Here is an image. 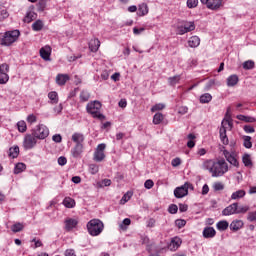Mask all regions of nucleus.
Instances as JSON below:
<instances>
[{"label":"nucleus","mask_w":256,"mask_h":256,"mask_svg":"<svg viewBox=\"0 0 256 256\" xmlns=\"http://www.w3.org/2000/svg\"><path fill=\"white\" fill-rule=\"evenodd\" d=\"M72 141L75 143V146L71 150L72 157H81V153H83V143L85 142V135L79 132H75L72 135Z\"/></svg>","instance_id":"1"},{"label":"nucleus","mask_w":256,"mask_h":256,"mask_svg":"<svg viewBox=\"0 0 256 256\" xmlns=\"http://www.w3.org/2000/svg\"><path fill=\"white\" fill-rule=\"evenodd\" d=\"M87 229L91 237H97L101 235V233H103V229H105V225L103 224V221L99 219H92L87 223Z\"/></svg>","instance_id":"2"},{"label":"nucleus","mask_w":256,"mask_h":256,"mask_svg":"<svg viewBox=\"0 0 256 256\" xmlns=\"http://www.w3.org/2000/svg\"><path fill=\"white\" fill-rule=\"evenodd\" d=\"M19 35L21 32L19 30L8 31L4 34H0V45L4 47H9V45H13L17 39H19Z\"/></svg>","instance_id":"3"},{"label":"nucleus","mask_w":256,"mask_h":256,"mask_svg":"<svg viewBox=\"0 0 256 256\" xmlns=\"http://www.w3.org/2000/svg\"><path fill=\"white\" fill-rule=\"evenodd\" d=\"M87 113H90L94 119H99L100 121L105 120V115L101 114V102L94 101L90 102L86 106Z\"/></svg>","instance_id":"4"},{"label":"nucleus","mask_w":256,"mask_h":256,"mask_svg":"<svg viewBox=\"0 0 256 256\" xmlns=\"http://www.w3.org/2000/svg\"><path fill=\"white\" fill-rule=\"evenodd\" d=\"M228 171L229 165L223 159L214 162V165L211 168L212 177H223V174Z\"/></svg>","instance_id":"5"},{"label":"nucleus","mask_w":256,"mask_h":256,"mask_svg":"<svg viewBox=\"0 0 256 256\" xmlns=\"http://www.w3.org/2000/svg\"><path fill=\"white\" fill-rule=\"evenodd\" d=\"M191 31H195V22L193 21H182L176 27L177 35H185V33H191Z\"/></svg>","instance_id":"6"},{"label":"nucleus","mask_w":256,"mask_h":256,"mask_svg":"<svg viewBox=\"0 0 256 256\" xmlns=\"http://www.w3.org/2000/svg\"><path fill=\"white\" fill-rule=\"evenodd\" d=\"M227 127H233V123L229 120H223L219 130L220 140L223 145H229V138L227 137Z\"/></svg>","instance_id":"7"},{"label":"nucleus","mask_w":256,"mask_h":256,"mask_svg":"<svg viewBox=\"0 0 256 256\" xmlns=\"http://www.w3.org/2000/svg\"><path fill=\"white\" fill-rule=\"evenodd\" d=\"M32 133L36 138L40 140L47 139V137H49V128L43 124H39L34 129H32Z\"/></svg>","instance_id":"8"},{"label":"nucleus","mask_w":256,"mask_h":256,"mask_svg":"<svg viewBox=\"0 0 256 256\" xmlns=\"http://www.w3.org/2000/svg\"><path fill=\"white\" fill-rule=\"evenodd\" d=\"M37 137L34 136L33 132L31 134H26L23 140V147L27 151L33 149L37 145Z\"/></svg>","instance_id":"9"},{"label":"nucleus","mask_w":256,"mask_h":256,"mask_svg":"<svg viewBox=\"0 0 256 256\" xmlns=\"http://www.w3.org/2000/svg\"><path fill=\"white\" fill-rule=\"evenodd\" d=\"M107 148V145L105 143L99 144L97 148L94 151L93 159L97 163H101L103 159H105V149Z\"/></svg>","instance_id":"10"},{"label":"nucleus","mask_w":256,"mask_h":256,"mask_svg":"<svg viewBox=\"0 0 256 256\" xmlns=\"http://www.w3.org/2000/svg\"><path fill=\"white\" fill-rule=\"evenodd\" d=\"M202 5H206L207 9H211L212 11H217L223 5V0H200Z\"/></svg>","instance_id":"11"},{"label":"nucleus","mask_w":256,"mask_h":256,"mask_svg":"<svg viewBox=\"0 0 256 256\" xmlns=\"http://www.w3.org/2000/svg\"><path fill=\"white\" fill-rule=\"evenodd\" d=\"M223 155L226 158V161L230 163V165H233L234 167H239V161H237L234 153H230L229 151L224 150Z\"/></svg>","instance_id":"12"},{"label":"nucleus","mask_w":256,"mask_h":256,"mask_svg":"<svg viewBox=\"0 0 256 256\" xmlns=\"http://www.w3.org/2000/svg\"><path fill=\"white\" fill-rule=\"evenodd\" d=\"M222 215L227 217L229 215H237V202L230 204L222 210Z\"/></svg>","instance_id":"13"},{"label":"nucleus","mask_w":256,"mask_h":256,"mask_svg":"<svg viewBox=\"0 0 256 256\" xmlns=\"http://www.w3.org/2000/svg\"><path fill=\"white\" fill-rule=\"evenodd\" d=\"M40 57L44 61H51V46H45L40 49Z\"/></svg>","instance_id":"14"},{"label":"nucleus","mask_w":256,"mask_h":256,"mask_svg":"<svg viewBox=\"0 0 256 256\" xmlns=\"http://www.w3.org/2000/svg\"><path fill=\"white\" fill-rule=\"evenodd\" d=\"M64 223L66 231H73V229H75L79 224V221H77V219L67 218Z\"/></svg>","instance_id":"15"},{"label":"nucleus","mask_w":256,"mask_h":256,"mask_svg":"<svg viewBox=\"0 0 256 256\" xmlns=\"http://www.w3.org/2000/svg\"><path fill=\"white\" fill-rule=\"evenodd\" d=\"M187 195H189L187 193V189H185V186H180L175 188L174 190V196L176 197V199H183V197H187Z\"/></svg>","instance_id":"16"},{"label":"nucleus","mask_w":256,"mask_h":256,"mask_svg":"<svg viewBox=\"0 0 256 256\" xmlns=\"http://www.w3.org/2000/svg\"><path fill=\"white\" fill-rule=\"evenodd\" d=\"M99 47H101V41L99 39L94 38L89 42V49L92 53H97L99 51Z\"/></svg>","instance_id":"17"},{"label":"nucleus","mask_w":256,"mask_h":256,"mask_svg":"<svg viewBox=\"0 0 256 256\" xmlns=\"http://www.w3.org/2000/svg\"><path fill=\"white\" fill-rule=\"evenodd\" d=\"M217 235V231H215V228L213 227H206L203 230V237L205 239H213Z\"/></svg>","instance_id":"18"},{"label":"nucleus","mask_w":256,"mask_h":256,"mask_svg":"<svg viewBox=\"0 0 256 256\" xmlns=\"http://www.w3.org/2000/svg\"><path fill=\"white\" fill-rule=\"evenodd\" d=\"M181 239L180 238H173L168 245V249L170 251H177L179 247H181Z\"/></svg>","instance_id":"19"},{"label":"nucleus","mask_w":256,"mask_h":256,"mask_svg":"<svg viewBox=\"0 0 256 256\" xmlns=\"http://www.w3.org/2000/svg\"><path fill=\"white\" fill-rule=\"evenodd\" d=\"M243 220H234L230 224L231 231H239V229H243Z\"/></svg>","instance_id":"20"},{"label":"nucleus","mask_w":256,"mask_h":256,"mask_svg":"<svg viewBox=\"0 0 256 256\" xmlns=\"http://www.w3.org/2000/svg\"><path fill=\"white\" fill-rule=\"evenodd\" d=\"M188 45L192 48L199 47V45H201V39L199 36H192L188 40Z\"/></svg>","instance_id":"21"},{"label":"nucleus","mask_w":256,"mask_h":256,"mask_svg":"<svg viewBox=\"0 0 256 256\" xmlns=\"http://www.w3.org/2000/svg\"><path fill=\"white\" fill-rule=\"evenodd\" d=\"M48 99L50 100L49 103H51V105H57V103H59V94L55 91H51L48 93Z\"/></svg>","instance_id":"22"},{"label":"nucleus","mask_w":256,"mask_h":256,"mask_svg":"<svg viewBox=\"0 0 256 256\" xmlns=\"http://www.w3.org/2000/svg\"><path fill=\"white\" fill-rule=\"evenodd\" d=\"M69 81V75L67 74H58L56 76L57 85H65Z\"/></svg>","instance_id":"23"},{"label":"nucleus","mask_w":256,"mask_h":256,"mask_svg":"<svg viewBox=\"0 0 256 256\" xmlns=\"http://www.w3.org/2000/svg\"><path fill=\"white\" fill-rule=\"evenodd\" d=\"M237 83H239V76L233 74L227 78V86L228 87H235V85H237Z\"/></svg>","instance_id":"24"},{"label":"nucleus","mask_w":256,"mask_h":256,"mask_svg":"<svg viewBox=\"0 0 256 256\" xmlns=\"http://www.w3.org/2000/svg\"><path fill=\"white\" fill-rule=\"evenodd\" d=\"M138 15L139 17H145V15H147V13H149V7L147 6V4L142 3L138 6Z\"/></svg>","instance_id":"25"},{"label":"nucleus","mask_w":256,"mask_h":256,"mask_svg":"<svg viewBox=\"0 0 256 256\" xmlns=\"http://www.w3.org/2000/svg\"><path fill=\"white\" fill-rule=\"evenodd\" d=\"M236 119H238L239 121H244V123H256V119L255 117H251V116H245V115H237Z\"/></svg>","instance_id":"26"},{"label":"nucleus","mask_w":256,"mask_h":256,"mask_svg":"<svg viewBox=\"0 0 256 256\" xmlns=\"http://www.w3.org/2000/svg\"><path fill=\"white\" fill-rule=\"evenodd\" d=\"M245 195H247L245 190H237L236 192L232 193L231 199L233 201H237V199H243V197H245Z\"/></svg>","instance_id":"27"},{"label":"nucleus","mask_w":256,"mask_h":256,"mask_svg":"<svg viewBox=\"0 0 256 256\" xmlns=\"http://www.w3.org/2000/svg\"><path fill=\"white\" fill-rule=\"evenodd\" d=\"M218 231H227L229 229V222L227 220H221L216 224Z\"/></svg>","instance_id":"28"},{"label":"nucleus","mask_w":256,"mask_h":256,"mask_svg":"<svg viewBox=\"0 0 256 256\" xmlns=\"http://www.w3.org/2000/svg\"><path fill=\"white\" fill-rule=\"evenodd\" d=\"M27 169V165L25 163H17L14 167V174L19 175V173H23Z\"/></svg>","instance_id":"29"},{"label":"nucleus","mask_w":256,"mask_h":256,"mask_svg":"<svg viewBox=\"0 0 256 256\" xmlns=\"http://www.w3.org/2000/svg\"><path fill=\"white\" fill-rule=\"evenodd\" d=\"M249 206L247 205H240L239 203H236V215L245 214L247 211H249Z\"/></svg>","instance_id":"30"},{"label":"nucleus","mask_w":256,"mask_h":256,"mask_svg":"<svg viewBox=\"0 0 256 256\" xmlns=\"http://www.w3.org/2000/svg\"><path fill=\"white\" fill-rule=\"evenodd\" d=\"M163 119H165V116H163V113L158 112L153 116V124L161 125V123L163 122Z\"/></svg>","instance_id":"31"},{"label":"nucleus","mask_w":256,"mask_h":256,"mask_svg":"<svg viewBox=\"0 0 256 256\" xmlns=\"http://www.w3.org/2000/svg\"><path fill=\"white\" fill-rule=\"evenodd\" d=\"M63 205L67 207V209H73L75 207V200L71 197H66L63 200Z\"/></svg>","instance_id":"32"},{"label":"nucleus","mask_w":256,"mask_h":256,"mask_svg":"<svg viewBox=\"0 0 256 256\" xmlns=\"http://www.w3.org/2000/svg\"><path fill=\"white\" fill-rule=\"evenodd\" d=\"M9 157L17 159L19 157V146H14L9 149Z\"/></svg>","instance_id":"33"},{"label":"nucleus","mask_w":256,"mask_h":256,"mask_svg":"<svg viewBox=\"0 0 256 256\" xmlns=\"http://www.w3.org/2000/svg\"><path fill=\"white\" fill-rule=\"evenodd\" d=\"M242 162L245 165V167H253V161H251V155L249 154L243 155Z\"/></svg>","instance_id":"34"},{"label":"nucleus","mask_w":256,"mask_h":256,"mask_svg":"<svg viewBox=\"0 0 256 256\" xmlns=\"http://www.w3.org/2000/svg\"><path fill=\"white\" fill-rule=\"evenodd\" d=\"M37 14L33 11L27 12L26 16L24 17V23H31L34 19H36Z\"/></svg>","instance_id":"35"},{"label":"nucleus","mask_w":256,"mask_h":256,"mask_svg":"<svg viewBox=\"0 0 256 256\" xmlns=\"http://www.w3.org/2000/svg\"><path fill=\"white\" fill-rule=\"evenodd\" d=\"M214 164H215V162H213V160H206L202 164V169H205L206 171H210V173H211V169H213Z\"/></svg>","instance_id":"36"},{"label":"nucleus","mask_w":256,"mask_h":256,"mask_svg":"<svg viewBox=\"0 0 256 256\" xmlns=\"http://www.w3.org/2000/svg\"><path fill=\"white\" fill-rule=\"evenodd\" d=\"M212 99L213 96H211V94L205 93L200 96V103H210Z\"/></svg>","instance_id":"37"},{"label":"nucleus","mask_w":256,"mask_h":256,"mask_svg":"<svg viewBox=\"0 0 256 256\" xmlns=\"http://www.w3.org/2000/svg\"><path fill=\"white\" fill-rule=\"evenodd\" d=\"M179 81H181V76L179 75H176V76H173V77H169L168 78V83L169 85H171L172 87L177 85V83H179Z\"/></svg>","instance_id":"38"},{"label":"nucleus","mask_w":256,"mask_h":256,"mask_svg":"<svg viewBox=\"0 0 256 256\" xmlns=\"http://www.w3.org/2000/svg\"><path fill=\"white\" fill-rule=\"evenodd\" d=\"M24 228H25V226H23V224L18 222L11 226V231H13V233H19V232L23 231Z\"/></svg>","instance_id":"39"},{"label":"nucleus","mask_w":256,"mask_h":256,"mask_svg":"<svg viewBox=\"0 0 256 256\" xmlns=\"http://www.w3.org/2000/svg\"><path fill=\"white\" fill-rule=\"evenodd\" d=\"M32 29H33V31H41V29H43V21H41V20H36V21L32 24Z\"/></svg>","instance_id":"40"},{"label":"nucleus","mask_w":256,"mask_h":256,"mask_svg":"<svg viewBox=\"0 0 256 256\" xmlns=\"http://www.w3.org/2000/svg\"><path fill=\"white\" fill-rule=\"evenodd\" d=\"M243 141H244L243 145L246 149H251L253 147V143L251 142L250 136H244Z\"/></svg>","instance_id":"41"},{"label":"nucleus","mask_w":256,"mask_h":256,"mask_svg":"<svg viewBox=\"0 0 256 256\" xmlns=\"http://www.w3.org/2000/svg\"><path fill=\"white\" fill-rule=\"evenodd\" d=\"M17 127L20 133H25V131H27V123L23 120L17 123Z\"/></svg>","instance_id":"42"},{"label":"nucleus","mask_w":256,"mask_h":256,"mask_svg":"<svg viewBox=\"0 0 256 256\" xmlns=\"http://www.w3.org/2000/svg\"><path fill=\"white\" fill-rule=\"evenodd\" d=\"M89 173H91V175H97V173H99V166L97 164H90Z\"/></svg>","instance_id":"43"},{"label":"nucleus","mask_w":256,"mask_h":256,"mask_svg":"<svg viewBox=\"0 0 256 256\" xmlns=\"http://www.w3.org/2000/svg\"><path fill=\"white\" fill-rule=\"evenodd\" d=\"M9 81V74L0 73V85H5Z\"/></svg>","instance_id":"44"},{"label":"nucleus","mask_w":256,"mask_h":256,"mask_svg":"<svg viewBox=\"0 0 256 256\" xmlns=\"http://www.w3.org/2000/svg\"><path fill=\"white\" fill-rule=\"evenodd\" d=\"M255 67V62L253 60H248L243 63V69L249 70Z\"/></svg>","instance_id":"45"},{"label":"nucleus","mask_w":256,"mask_h":256,"mask_svg":"<svg viewBox=\"0 0 256 256\" xmlns=\"http://www.w3.org/2000/svg\"><path fill=\"white\" fill-rule=\"evenodd\" d=\"M165 109V104L163 103H158L152 106L151 111L152 113H155V111H163Z\"/></svg>","instance_id":"46"},{"label":"nucleus","mask_w":256,"mask_h":256,"mask_svg":"<svg viewBox=\"0 0 256 256\" xmlns=\"http://www.w3.org/2000/svg\"><path fill=\"white\" fill-rule=\"evenodd\" d=\"M91 97V95L89 94V92L83 90L81 93H80V100L85 102V101H89V98Z\"/></svg>","instance_id":"47"},{"label":"nucleus","mask_w":256,"mask_h":256,"mask_svg":"<svg viewBox=\"0 0 256 256\" xmlns=\"http://www.w3.org/2000/svg\"><path fill=\"white\" fill-rule=\"evenodd\" d=\"M199 5V0H187L188 9H195Z\"/></svg>","instance_id":"48"},{"label":"nucleus","mask_w":256,"mask_h":256,"mask_svg":"<svg viewBox=\"0 0 256 256\" xmlns=\"http://www.w3.org/2000/svg\"><path fill=\"white\" fill-rule=\"evenodd\" d=\"M179 211V207H177V204H171L168 208V213H171V215H175Z\"/></svg>","instance_id":"49"},{"label":"nucleus","mask_w":256,"mask_h":256,"mask_svg":"<svg viewBox=\"0 0 256 256\" xmlns=\"http://www.w3.org/2000/svg\"><path fill=\"white\" fill-rule=\"evenodd\" d=\"M27 123H29L30 125H33V123H37V116H35L34 114H30L27 116Z\"/></svg>","instance_id":"50"},{"label":"nucleus","mask_w":256,"mask_h":256,"mask_svg":"<svg viewBox=\"0 0 256 256\" xmlns=\"http://www.w3.org/2000/svg\"><path fill=\"white\" fill-rule=\"evenodd\" d=\"M175 224L178 229H181V228L185 227V225H187V221H185L183 219H178L175 221Z\"/></svg>","instance_id":"51"},{"label":"nucleus","mask_w":256,"mask_h":256,"mask_svg":"<svg viewBox=\"0 0 256 256\" xmlns=\"http://www.w3.org/2000/svg\"><path fill=\"white\" fill-rule=\"evenodd\" d=\"M129 199H131V193L128 192L123 195L122 199L120 200V204L125 205V203H127V201H129Z\"/></svg>","instance_id":"52"},{"label":"nucleus","mask_w":256,"mask_h":256,"mask_svg":"<svg viewBox=\"0 0 256 256\" xmlns=\"http://www.w3.org/2000/svg\"><path fill=\"white\" fill-rule=\"evenodd\" d=\"M247 220L250 221V223H253L256 221V211L249 212L247 216Z\"/></svg>","instance_id":"53"},{"label":"nucleus","mask_w":256,"mask_h":256,"mask_svg":"<svg viewBox=\"0 0 256 256\" xmlns=\"http://www.w3.org/2000/svg\"><path fill=\"white\" fill-rule=\"evenodd\" d=\"M0 73H9V64L4 63L0 65Z\"/></svg>","instance_id":"54"},{"label":"nucleus","mask_w":256,"mask_h":256,"mask_svg":"<svg viewBox=\"0 0 256 256\" xmlns=\"http://www.w3.org/2000/svg\"><path fill=\"white\" fill-rule=\"evenodd\" d=\"M215 85V80H209L204 86V91H210V89Z\"/></svg>","instance_id":"55"},{"label":"nucleus","mask_w":256,"mask_h":256,"mask_svg":"<svg viewBox=\"0 0 256 256\" xmlns=\"http://www.w3.org/2000/svg\"><path fill=\"white\" fill-rule=\"evenodd\" d=\"M224 189H225V186L223 185V183L216 182L214 184V191H223Z\"/></svg>","instance_id":"56"},{"label":"nucleus","mask_w":256,"mask_h":256,"mask_svg":"<svg viewBox=\"0 0 256 256\" xmlns=\"http://www.w3.org/2000/svg\"><path fill=\"white\" fill-rule=\"evenodd\" d=\"M32 243H34V247H33L34 249L43 247V242H41V240H37V238H33Z\"/></svg>","instance_id":"57"},{"label":"nucleus","mask_w":256,"mask_h":256,"mask_svg":"<svg viewBox=\"0 0 256 256\" xmlns=\"http://www.w3.org/2000/svg\"><path fill=\"white\" fill-rule=\"evenodd\" d=\"M47 7V1L45 0H40L38 3V9L40 11H45V8Z\"/></svg>","instance_id":"58"},{"label":"nucleus","mask_w":256,"mask_h":256,"mask_svg":"<svg viewBox=\"0 0 256 256\" xmlns=\"http://www.w3.org/2000/svg\"><path fill=\"white\" fill-rule=\"evenodd\" d=\"M153 185H155V183L151 179L146 180L144 183L145 189H153Z\"/></svg>","instance_id":"59"},{"label":"nucleus","mask_w":256,"mask_h":256,"mask_svg":"<svg viewBox=\"0 0 256 256\" xmlns=\"http://www.w3.org/2000/svg\"><path fill=\"white\" fill-rule=\"evenodd\" d=\"M52 141H54V143H61L63 137H61V134H55L52 136Z\"/></svg>","instance_id":"60"},{"label":"nucleus","mask_w":256,"mask_h":256,"mask_svg":"<svg viewBox=\"0 0 256 256\" xmlns=\"http://www.w3.org/2000/svg\"><path fill=\"white\" fill-rule=\"evenodd\" d=\"M243 129L245 133H255V128L251 125H245Z\"/></svg>","instance_id":"61"},{"label":"nucleus","mask_w":256,"mask_h":256,"mask_svg":"<svg viewBox=\"0 0 256 256\" xmlns=\"http://www.w3.org/2000/svg\"><path fill=\"white\" fill-rule=\"evenodd\" d=\"M58 165H61V167H63V165H67V158L65 156H60L58 158Z\"/></svg>","instance_id":"62"},{"label":"nucleus","mask_w":256,"mask_h":256,"mask_svg":"<svg viewBox=\"0 0 256 256\" xmlns=\"http://www.w3.org/2000/svg\"><path fill=\"white\" fill-rule=\"evenodd\" d=\"M172 167H179L181 165V158H174L171 162Z\"/></svg>","instance_id":"63"},{"label":"nucleus","mask_w":256,"mask_h":256,"mask_svg":"<svg viewBox=\"0 0 256 256\" xmlns=\"http://www.w3.org/2000/svg\"><path fill=\"white\" fill-rule=\"evenodd\" d=\"M65 256H77V254L75 253V249H67L65 251Z\"/></svg>","instance_id":"64"}]
</instances>
